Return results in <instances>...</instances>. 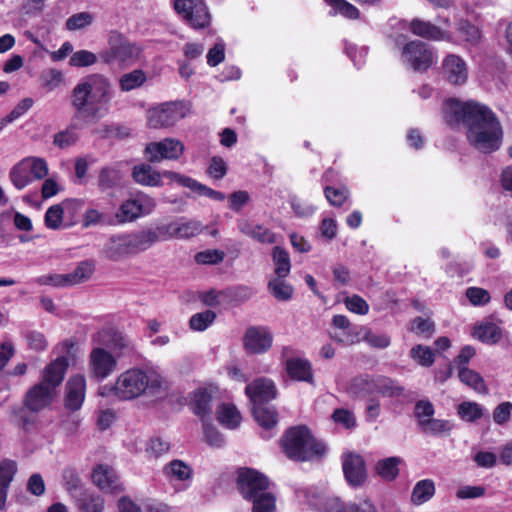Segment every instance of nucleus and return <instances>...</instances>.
Wrapping results in <instances>:
<instances>
[{
	"label": "nucleus",
	"mask_w": 512,
	"mask_h": 512,
	"mask_svg": "<svg viewBox=\"0 0 512 512\" xmlns=\"http://www.w3.org/2000/svg\"><path fill=\"white\" fill-rule=\"evenodd\" d=\"M444 115L450 123H463L468 143L481 153L497 151L502 143L503 130L495 113L486 105L473 100L455 98L445 101Z\"/></svg>",
	"instance_id": "nucleus-1"
},
{
	"label": "nucleus",
	"mask_w": 512,
	"mask_h": 512,
	"mask_svg": "<svg viewBox=\"0 0 512 512\" xmlns=\"http://www.w3.org/2000/svg\"><path fill=\"white\" fill-rule=\"evenodd\" d=\"M113 98L110 80L101 74H91L83 78L72 90L71 105L74 108V121L82 125H94L109 112Z\"/></svg>",
	"instance_id": "nucleus-2"
},
{
	"label": "nucleus",
	"mask_w": 512,
	"mask_h": 512,
	"mask_svg": "<svg viewBox=\"0 0 512 512\" xmlns=\"http://www.w3.org/2000/svg\"><path fill=\"white\" fill-rule=\"evenodd\" d=\"M164 383L162 375L154 368H129L118 375L110 388L121 401H131L158 392Z\"/></svg>",
	"instance_id": "nucleus-3"
},
{
	"label": "nucleus",
	"mask_w": 512,
	"mask_h": 512,
	"mask_svg": "<svg viewBox=\"0 0 512 512\" xmlns=\"http://www.w3.org/2000/svg\"><path fill=\"white\" fill-rule=\"evenodd\" d=\"M281 446L285 455L295 461H308L325 453V446L305 426L287 430L282 436Z\"/></svg>",
	"instance_id": "nucleus-4"
},
{
	"label": "nucleus",
	"mask_w": 512,
	"mask_h": 512,
	"mask_svg": "<svg viewBox=\"0 0 512 512\" xmlns=\"http://www.w3.org/2000/svg\"><path fill=\"white\" fill-rule=\"evenodd\" d=\"M142 49L126 37L111 31L108 35V47L99 53L100 59L107 63H117L120 66H130L141 58Z\"/></svg>",
	"instance_id": "nucleus-5"
},
{
	"label": "nucleus",
	"mask_w": 512,
	"mask_h": 512,
	"mask_svg": "<svg viewBox=\"0 0 512 512\" xmlns=\"http://www.w3.org/2000/svg\"><path fill=\"white\" fill-rule=\"evenodd\" d=\"M188 113L189 107L184 102H166L148 110V125L154 129L168 128L185 118Z\"/></svg>",
	"instance_id": "nucleus-6"
},
{
	"label": "nucleus",
	"mask_w": 512,
	"mask_h": 512,
	"mask_svg": "<svg viewBox=\"0 0 512 512\" xmlns=\"http://www.w3.org/2000/svg\"><path fill=\"white\" fill-rule=\"evenodd\" d=\"M117 366V356L101 345H94L88 356L90 378L103 381L116 371Z\"/></svg>",
	"instance_id": "nucleus-7"
},
{
	"label": "nucleus",
	"mask_w": 512,
	"mask_h": 512,
	"mask_svg": "<svg viewBox=\"0 0 512 512\" xmlns=\"http://www.w3.org/2000/svg\"><path fill=\"white\" fill-rule=\"evenodd\" d=\"M401 61L414 71H426L434 63V55L427 44L414 40L402 48Z\"/></svg>",
	"instance_id": "nucleus-8"
},
{
	"label": "nucleus",
	"mask_w": 512,
	"mask_h": 512,
	"mask_svg": "<svg viewBox=\"0 0 512 512\" xmlns=\"http://www.w3.org/2000/svg\"><path fill=\"white\" fill-rule=\"evenodd\" d=\"M156 206L154 198L147 194H137L135 198L124 201L115 214L118 223L132 222L150 214Z\"/></svg>",
	"instance_id": "nucleus-9"
},
{
	"label": "nucleus",
	"mask_w": 512,
	"mask_h": 512,
	"mask_svg": "<svg viewBox=\"0 0 512 512\" xmlns=\"http://www.w3.org/2000/svg\"><path fill=\"white\" fill-rule=\"evenodd\" d=\"M93 345H101L110 349L114 356L119 359L126 352L134 350L132 342L119 330L113 327H104L92 336Z\"/></svg>",
	"instance_id": "nucleus-10"
},
{
	"label": "nucleus",
	"mask_w": 512,
	"mask_h": 512,
	"mask_svg": "<svg viewBox=\"0 0 512 512\" xmlns=\"http://www.w3.org/2000/svg\"><path fill=\"white\" fill-rule=\"evenodd\" d=\"M174 7L194 29L204 28L210 23V14L203 0H175Z\"/></svg>",
	"instance_id": "nucleus-11"
},
{
	"label": "nucleus",
	"mask_w": 512,
	"mask_h": 512,
	"mask_svg": "<svg viewBox=\"0 0 512 512\" xmlns=\"http://www.w3.org/2000/svg\"><path fill=\"white\" fill-rule=\"evenodd\" d=\"M185 151L184 144L176 138H164L146 145L144 153L150 163L163 160H178Z\"/></svg>",
	"instance_id": "nucleus-12"
},
{
	"label": "nucleus",
	"mask_w": 512,
	"mask_h": 512,
	"mask_svg": "<svg viewBox=\"0 0 512 512\" xmlns=\"http://www.w3.org/2000/svg\"><path fill=\"white\" fill-rule=\"evenodd\" d=\"M269 481L261 473L250 468L239 470L238 488L246 500H251L268 492Z\"/></svg>",
	"instance_id": "nucleus-13"
},
{
	"label": "nucleus",
	"mask_w": 512,
	"mask_h": 512,
	"mask_svg": "<svg viewBox=\"0 0 512 512\" xmlns=\"http://www.w3.org/2000/svg\"><path fill=\"white\" fill-rule=\"evenodd\" d=\"M441 73L447 83L462 86L466 84L469 72L466 61L459 55L450 53L442 60Z\"/></svg>",
	"instance_id": "nucleus-14"
},
{
	"label": "nucleus",
	"mask_w": 512,
	"mask_h": 512,
	"mask_svg": "<svg viewBox=\"0 0 512 512\" xmlns=\"http://www.w3.org/2000/svg\"><path fill=\"white\" fill-rule=\"evenodd\" d=\"M293 349L290 346L282 348L281 355L285 360V369L287 374L296 381L311 383L313 381V371L311 362L302 357H288Z\"/></svg>",
	"instance_id": "nucleus-15"
},
{
	"label": "nucleus",
	"mask_w": 512,
	"mask_h": 512,
	"mask_svg": "<svg viewBox=\"0 0 512 512\" xmlns=\"http://www.w3.org/2000/svg\"><path fill=\"white\" fill-rule=\"evenodd\" d=\"M55 395L56 391L52 387L37 383L26 392L24 406L31 412H39L52 403Z\"/></svg>",
	"instance_id": "nucleus-16"
},
{
	"label": "nucleus",
	"mask_w": 512,
	"mask_h": 512,
	"mask_svg": "<svg viewBox=\"0 0 512 512\" xmlns=\"http://www.w3.org/2000/svg\"><path fill=\"white\" fill-rule=\"evenodd\" d=\"M272 342V334L262 327H250L247 329L243 339L245 349L253 354L267 352L271 348Z\"/></svg>",
	"instance_id": "nucleus-17"
},
{
	"label": "nucleus",
	"mask_w": 512,
	"mask_h": 512,
	"mask_svg": "<svg viewBox=\"0 0 512 512\" xmlns=\"http://www.w3.org/2000/svg\"><path fill=\"white\" fill-rule=\"evenodd\" d=\"M93 483L106 493L115 494L123 490L115 470L105 464L97 465L92 472Z\"/></svg>",
	"instance_id": "nucleus-18"
},
{
	"label": "nucleus",
	"mask_w": 512,
	"mask_h": 512,
	"mask_svg": "<svg viewBox=\"0 0 512 512\" xmlns=\"http://www.w3.org/2000/svg\"><path fill=\"white\" fill-rule=\"evenodd\" d=\"M343 472L346 480L352 486H360L366 479V468L363 458L359 454L348 453L343 455Z\"/></svg>",
	"instance_id": "nucleus-19"
},
{
	"label": "nucleus",
	"mask_w": 512,
	"mask_h": 512,
	"mask_svg": "<svg viewBox=\"0 0 512 512\" xmlns=\"http://www.w3.org/2000/svg\"><path fill=\"white\" fill-rule=\"evenodd\" d=\"M86 394V378L84 375H74L66 383L65 405L76 411L81 408Z\"/></svg>",
	"instance_id": "nucleus-20"
},
{
	"label": "nucleus",
	"mask_w": 512,
	"mask_h": 512,
	"mask_svg": "<svg viewBox=\"0 0 512 512\" xmlns=\"http://www.w3.org/2000/svg\"><path fill=\"white\" fill-rule=\"evenodd\" d=\"M245 392L254 405L270 401L277 394L274 382L266 378L257 379L247 385Z\"/></svg>",
	"instance_id": "nucleus-21"
},
{
	"label": "nucleus",
	"mask_w": 512,
	"mask_h": 512,
	"mask_svg": "<svg viewBox=\"0 0 512 512\" xmlns=\"http://www.w3.org/2000/svg\"><path fill=\"white\" fill-rule=\"evenodd\" d=\"M409 28L414 35L433 41H452V35L447 30H442L431 22L414 19Z\"/></svg>",
	"instance_id": "nucleus-22"
},
{
	"label": "nucleus",
	"mask_w": 512,
	"mask_h": 512,
	"mask_svg": "<svg viewBox=\"0 0 512 512\" xmlns=\"http://www.w3.org/2000/svg\"><path fill=\"white\" fill-rule=\"evenodd\" d=\"M68 367L67 359L63 356L56 358L49 363L42 372V381L48 387H52L54 391L61 385L64 375Z\"/></svg>",
	"instance_id": "nucleus-23"
},
{
	"label": "nucleus",
	"mask_w": 512,
	"mask_h": 512,
	"mask_svg": "<svg viewBox=\"0 0 512 512\" xmlns=\"http://www.w3.org/2000/svg\"><path fill=\"white\" fill-rule=\"evenodd\" d=\"M102 255L113 261H118L131 255L127 234L111 236L103 246Z\"/></svg>",
	"instance_id": "nucleus-24"
},
{
	"label": "nucleus",
	"mask_w": 512,
	"mask_h": 512,
	"mask_svg": "<svg viewBox=\"0 0 512 512\" xmlns=\"http://www.w3.org/2000/svg\"><path fill=\"white\" fill-rule=\"evenodd\" d=\"M238 228L241 233L260 243L273 244L276 242L275 234L262 225L249 221H240Z\"/></svg>",
	"instance_id": "nucleus-25"
},
{
	"label": "nucleus",
	"mask_w": 512,
	"mask_h": 512,
	"mask_svg": "<svg viewBox=\"0 0 512 512\" xmlns=\"http://www.w3.org/2000/svg\"><path fill=\"white\" fill-rule=\"evenodd\" d=\"M132 177L143 186L157 187L162 185L161 173L148 164H140L133 168Z\"/></svg>",
	"instance_id": "nucleus-26"
},
{
	"label": "nucleus",
	"mask_w": 512,
	"mask_h": 512,
	"mask_svg": "<svg viewBox=\"0 0 512 512\" xmlns=\"http://www.w3.org/2000/svg\"><path fill=\"white\" fill-rule=\"evenodd\" d=\"M326 509L329 512H377L376 507L369 500L344 505L339 498L328 499Z\"/></svg>",
	"instance_id": "nucleus-27"
},
{
	"label": "nucleus",
	"mask_w": 512,
	"mask_h": 512,
	"mask_svg": "<svg viewBox=\"0 0 512 512\" xmlns=\"http://www.w3.org/2000/svg\"><path fill=\"white\" fill-rule=\"evenodd\" d=\"M127 238L131 255L145 251L157 242V236L154 235L153 230H143L137 233L127 234Z\"/></svg>",
	"instance_id": "nucleus-28"
},
{
	"label": "nucleus",
	"mask_w": 512,
	"mask_h": 512,
	"mask_svg": "<svg viewBox=\"0 0 512 512\" xmlns=\"http://www.w3.org/2000/svg\"><path fill=\"white\" fill-rule=\"evenodd\" d=\"M286 277L273 276L267 284V289L271 295L278 301H289L294 294V288L286 280Z\"/></svg>",
	"instance_id": "nucleus-29"
},
{
	"label": "nucleus",
	"mask_w": 512,
	"mask_h": 512,
	"mask_svg": "<svg viewBox=\"0 0 512 512\" xmlns=\"http://www.w3.org/2000/svg\"><path fill=\"white\" fill-rule=\"evenodd\" d=\"M216 415L219 423L228 429H236L242 420L240 412L235 405L230 403H222L219 405Z\"/></svg>",
	"instance_id": "nucleus-30"
},
{
	"label": "nucleus",
	"mask_w": 512,
	"mask_h": 512,
	"mask_svg": "<svg viewBox=\"0 0 512 512\" xmlns=\"http://www.w3.org/2000/svg\"><path fill=\"white\" fill-rule=\"evenodd\" d=\"M473 337L481 342L494 344L502 337L500 327L491 322L481 323L474 327Z\"/></svg>",
	"instance_id": "nucleus-31"
},
{
	"label": "nucleus",
	"mask_w": 512,
	"mask_h": 512,
	"mask_svg": "<svg viewBox=\"0 0 512 512\" xmlns=\"http://www.w3.org/2000/svg\"><path fill=\"white\" fill-rule=\"evenodd\" d=\"M435 494V484L431 479L418 481L411 493V502L414 505H422L429 501Z\"/></svg>",
	"instance_id": "nucleus-32"
},
{
	"label": "nucleus",
	"mask_w": 512,
	"mask_h": 512,
	"mask_svg": "<svg viewBox=\"0 0 512 512\" xmlns=\"http://www.w3.org/2000/svg\"><path fill=\"white\" fill-rule=\"evenodd\" d=\"M252 412L256 422L265 430H271L277 425V413L272 407L257 404Z\"/></svg>",
	"instance_id": "nucleus-33"
},
{
	"label": "nucleus",
	"mask_w": 512,
	"mask_h": 512,
	"mask_svg": "<svg viewBox=\"0 0 512 512\" xmlns=\"http://www.w3.org/2000/svg\"><path fill=\"white\" fill-rule=\"evenodd\" d=\"M75 123L68 126L65 130L60 131L54 135L53 143L55 146L66 149L76 144L79 139V135L76 132V129L82 128L85 125H82L79 121H74Z\"/></svg>",
	"instance_id": "nucleus-34"
},
{
	"label": "nucleus",
	"mask_w": 512,
	"mask_h": 512,
	"mask_svg": "<svg viewBox=\"0 0 512 512\" xmlns=\"http://www.w3.org/2000/svg\"><path fill=\"white\" fill-rule=\"evenodd\" d=\"M77 506L82 512H103L105 500L98 494L84 492L77 499Z\"/></svg>",
	"instance_id": "nucleus-35"
},
{
	"label": "nucleus",
	"mask_w": 512,
	"mask_h": 512,
	"mask_svg": "<svg viewBox=\"0 0 512 512\" xmlns=\"http://www.w3.org/2000/svg\"><path fill=\"white\" fill-rule=\"evenodd\" d=\"M274 263V276L287 277L291 270L289 253L283 248L276 246L272 253Z\"/></svg>",
	"instance_id": "nucleus-36"
},
{
	"label": "nucleus",
	"mask_w": 512,
	"mask_h": 512,
	"mask_svg": "<svg viewBox=\"0 0 512 512\" xmlns=\"http://www.w3.org/2000/svg\"><path fill=\"white\" fill-rule=\"evenodd\" d=\"M402 463L400 457H388L378 461L376 470L378 475L385 480H393L399 474V465Z\"/></svg>",
	"instance_id": "nucleus-37"
},
{
	"label": "nucleus",
	"mask_w": 512,
	"mask_h": 512,
	"mask_svg": "<svg viewBox=\"0 0 512 512\" xmlns=\"http://www.w3.org/2000/svg\"><path fill=\"white\" fill-rule=\"evenodd\" d=\"M453 423L449 420L431 418L427 422L422 421L421 431L433 436L449 435L453 429Z\"/></svg>",
	"instance_id": "nucleus-38"
},
{
	"label": "nucleus",
	"mask_w": 512,
	"mask_h": 512,
	"mask_svg": "<svg viewBox=\"0 0 512 512\" xmlns=\"http://www.w3.org/2000/svg\"><path fill=\"white\" fill-rule=\"evenodd\" d=\"M165 475L170 481H185L191 477L192 470L181 460H173L164 468Z\"/></svg>",
	"instance_id": "nucleus-39"
},
{
	"label": "nucleus",
	"mask_w": 512,
	"mask_h": 512,
	"mask_svg": "<svg viewBox=\"0 0 512 512\" xmlns=\"http://www.w3.org/2000/svg\"><path fill=\"white\" fill-rule=\"evenodd\" d=\"M349 390L352 394L359 397L373 395L375 394V378L368 375L354 378Z\"/></svg>",
	"instance_id": "nucleus-40"
},
{
	"label": "nucleus",
	"mask_w": 512,
	"mask_h": 512,
	"mask_svg": "<svg viewBox=\"0 0 512 512\" xmlns=\"http://www.w3.org/2000/svg\"><path fill=\"white\" fill-rule=\"evenodd\" d=\"M70 204V201H66L62 204H55L49 207L44 217L46 227L52 230L60 229L63 222L64 207L69 206Z\"/></svg>",
	"instance_id": "nucleus-41"
},
{
	"label": "nucleus",
	"mask_w": 512,
	"mask_h": 512,
	"mask_svg": "<svg viewBox=\"0 0 512 512\" xmlns=\"http://www.w3.org/2000/svg\"><path fill=\"white\" fill-rule=\"evenodd\" d=\"M212 396L207 390H197L193 395L192 409L194 413L202 418L211 412Z\"/></svg>",
	"instance_id": "nucleus-42"
},
{
	"label": "nucleus",
	"mask_w": 512,
	"mask_h": 512,
	"mask_svg": "<svg viewBox=\"0 0 512 512\" xmlns=\"http://www.w3.org/2000/svg\"><path fill=\"white\" fill-rule=\"evenodd\" d=\"M146 79V74L142 70L136 69L120 77L119 87L123 92H128L141 87Z\"/></svg>",
	"instance_id": "nucleus-43"
},
{
	"label": "nucleus",
	"mask_w": 512,
	"mask_h": 512,
	"mask_svg": "<svg viewBox=\"0 0 512 512\" xmlns=\"http://www.w3.org/2000/svg\"><path fill=\"white\" fill-rule=\"evenodd\" d=\"M177 239H189L199 235L203 229V224L198 220L180 219L176 221Z\"/></svg>",
	"instance_id": "nucleus-44"
},
{
	"label": "nucleus",
	"mask_w": 512,
	"mask_h": 512,
	"mask_svg": "<svg viewBox=\"0 0 512 512\" xmlns=\"http://www.w3.org/2000/svg\"><path fill=\"white\" fill-rule=\"evenodd\" d=\"M26 165L25 159H22L12 167L9 173L10 181L18 190L24 189L31 182Z\"/></svg>",
	"instance_id": "nucleus-45"
},
{
	"label": "nucleus",
	"mask_w": 512,
	"mask_h": 512,
	"mask_svg": "<svg viewBox=\"0 0 512 512\" xmlns=\"http://www.w3.org/2000/svg\"><path fill=\"white\" fill-rule=\"evenodd\" d=\"M458 375L460 381L465 385L473 388L479 393L486 392L484 380L477 372L470 370L467 367H460Z\"/></svg>",
	"instance_id": "nucleus-46"
},
{
	"label": "nucleus",
	"mask_w": 512,
	"mask_h": 512,
	"mask_svg": "<svg viewBox=\"0 0 512 512\" xmlns=\"http://www.w3.org/2000/svg\"><path fill=\"white\" fill-rule=\"evenodd\" d=\"M325 2L332 8L331 14H341L348 19H358L360 11L356 6L346 0H325Z\"/></svg>",
	"instance_id": "nucleus-47"
},
{
	"label": "nucleus",
	"mask_w": 512,
	"mask_h": 512,
	"mask_svg": "<svg viewBox=\"0 0 512 512\" xmlns=\"http://www.w3.org/2000/svg\"><path fill=\"white\" fill-rule=\"evenodd\" d=\"M121 176L114 167H103L98 176V186L102 191H106L117 186L120 183Z\"/></svg>",
	"instance_id": "nucleus-48"
},
{
	"label": "nucleus",
	"mask_w": 512,
	"mask_h": 512,
	"mask_svg": "<svg viewBox=\"0 0 512 512\" xmlns=\"http://www.w3.org/2000/svg\"><path fill=\"white\" fill-rule=\"evenodd\" d=\"M457 30L467 44L475 46L480 42V30L469 21L464 19L459 20L457 23Z\"/></svg>",
	"instance_id": "nucleus-49"
},
{
	"label": "nucleus",
	"mask_w": 512,
	"mask_h": 512,
	"mask_svg": "<svg viewBox=\"0 0 512 512\" xmlns=\"http://www.w3.org/2000/svg\"><path fill=\"white\" fill-rule=\"evenodd\" d=\"M457 411L460 418L466 422H474L483 416L482 406L472 401L462 402Z\"/></svg>",
	"instance_id": "nucleus-50"
},
{
	"label": "nucleus",
	"mask_w": 512,
	"mask_h": 512,
	"mask_svg": "<svg viewBox=\"0 0 512 512\" xmlns=\"http://www.w3.org/2000/svg\"><path fill=\"white\" fill-rule=\"evenodd\" d=\"M402 388L396 383L386 377L375 378V394H380L385 397H393L402 393Z\"/></svg>",
	"instance_id": "nucleus-51"
},
{
	"label": "nucleus",
	"mask_w": 512,
	"mask_h": 512,
	"mask_svg": "<svg viewBox=\"0 0 512 512\" xmlns=\"http://www.w3.org/2000/svg\"><path fill=\"white\" fill-rule=\"evenodd\" d=\"M253 503L252 512H275L276 499L274 495L268 491L260 496L250 500Z\"/></svg>",
	"instance_id": "nucleus-52"
},
{
	"label": "nucleus",
	"mask_w": 512,
	"mask_h": 512,
	"mask_svg": "<svg viewBox=\"0 0 512 512\" xmlns=\"http://www.w3.org/2000/svg\"><path fill=\"white\" fill-rule=\"evenodd\" d=\"M215 318V312L212 310H206L204 312L194 314L189 320V325L194 331H204L214 322Z\"/></svg>",
	"instance_id": "nucleus-53"
},
{
	"label": "nucleus",
	"mask_w": 512,
	"mask_h": 512,
	"mask_svg": "<svg viewBox=\"0 0 512 512\" xmlns=\"http://www.w3.org/2000/svg\"><path fill=\"white\" fill-rule=\"evenodd\" d=\"M94 21V15L89 12H80L70 16L66 21V28L70 31L83 29L91 25Z\"/></svg>",
	"instance_id": "nucleus-54"
},
{
	"label": "nucleus",
	"mask_w": 512,
	"mask_h": 512,
	"mask_svg": "<svg viewBox=\"0 0 512 512\" xmlns=\"http://www.w3.org/2000/svg\"><path fill=\"white\" fill-rule=\"evenodd\" d=\"M410 356L421 366L429 367L434 362V353L427 346L417 345L413 347Z\"/></svg>",
	"instance_id": "nucleus-55"
},
{
	"label": "nucleus",
	"mask_w": 512,
	"mask_h": 512,
	"mask_svg": "<svg viewBox=\"0 0 512 512\" xmlns=\"http://www.w3.org/2000/svg\"><path fill=\"white\" fill-rule=\"evenodd\" d=\"M170 450V443L159 437L151 438L147 444L145 451L149 457L158 458Z\"/></svg>",
	"instance_id": "nucleus-56"
},
{
	"label": "nucleus",
	"mask_w": 512,
	"mask_h": 512,
	"mask_svg": "<svg viewBox=\"0 0 512 512\" xmlns=\"http://www.w3.org/2000/svg\"><path fill=\"white\" fill-rule=\"evenodd\" d=\"M26 167L32 169V177L34 179H43L48 174V164L45 159L39 157H26L24 158Z\"/></svg>",
	"instance_id": "nucleus-57"
},
{
	"label": "nucleus",
	"mask_w": 512,
	"mask_h": 512,
	"mask_svg": "<svg viewBox=\"0 0 512 512\" xmlns=\"http://www.w3.org/2000/svg\"><path fill=\"white\" fill-rule=\"evenodd\" d=\"M94 271V265L88 261L81 262L77 268L69 273L72 285L82 283L90 278Z\"/></svg>",
	"instance_id": "nucleus-58"
},
{
	"label": "nucleus",
	"mask_w": 512,
	"mask_h": 512,
	"mask_svg": "<svg viewBox=\"0 0 512 512\" xmlns=\"http://www.w3.org/2000/svg\"><path fill=\"white\" fill-rule=\"evenodd\" d=\"M465 294L473 306L486 305L491 299L489 292L479 287H469L466 289Z\"/></svg>",
	"instance_id": "nucleus-59"
},
{
	"label": "nucleus",
	"mask_w": 512,
	"mask_h": 512,
	"mask_svg": "<svg viewBox=\"0 0 512 512\" xmlns=\"http://www.w3.org/2000/svg\"><path fill=\"white\" fill-rule=\"evenodd\" d=\"M225 253L221 250H205L199 252L195 256V260L199 264L213 265L224 260Z\"/></svg>",
	"instance_id": "nucleus-60"
},
{
	"label": "nucleus",
	"mask_w": 512,
	"mask_h": 512,
	"mask_svg": "<svg viewBox=\"0 0 512 512\" xmlns=\"http://www.w3.org/2000/svg\"><path fill=\"white\" fill-rule=\"evenodd\" d=\"M16 473V464L11 460L0 462V487L8 488Z\"/></svg>",
	"instance_id": "nucleus-61"
},
{
	"label": "nucleus",
	"mask_w": 512,
	"mask_h": 512,
	"mask_svg": "<svg viewBox=\"0 0 512 512\" xmlns=\"http://www.w3.org/2000/svg\"><path fill=\"white\" fill-rule=\"evenodd\" d=\"M344 303L346 308L353 313L366 315L369 312L368 303L358 295L346 297Z\"/></svg>",
	"instance_id": "nucleus-62"
},
{
	"label": "nucleus",
	"mask_w": 512,
	"mask_h": 512,
	"mask_svg": "<svg viewBox=\"0 0 512 512\" xmlns=\"http://www.w3.org/2000/svg\"><path fill=\"white\" fill-rule=\"evenodd\" d=\"M96 61L97 56L88 50L77 51L70 58V64L75 67L90 66L96 63Z\"/></svg>",
	"instance_id": "nucleus-63"
},
{
	"label": "nucleus",
	"mask_w": 512,
	"mask_h": 512,
	"mask_svg": "<svg viewBox=\"0 0 512 512\" xmlns=\"http://www.w3.org/2000/svg\"><path fill=\"white\" fill-rule=\"evenodd\" d=\"M63 82V74L56 70L50 69L42 75V86L47 91H52L59 87Z\"/></svg>",
	"instance_id": "nucleus-64"
}]
</instances>
